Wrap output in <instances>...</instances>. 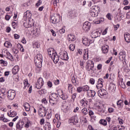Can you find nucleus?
Masks as SVG:
<instances>
[{
  "instance_id": "nucleus-18",
  "label": "nucleus",
  "mask_w": 130,
  "mask_h": 130,
  "mask_svg": "<svg viewBox=\"0 0 130 130\" xmlns=\"http://www.w3.org/2000/svg\"><path fill=\"white\" fill-rule=\"evenodd\" d=\"M101 33H102V31H93L91 34V37L92 38H97V37H99L101 35Z\"/></svg>"
},
{
  "instance_id": "nucleus-12",
  "label": "nucleus",
  "mask_w": 130,
  "mask_h": 130,
  "mask_svg": "<svg viewBox=\"0 0 130 130\" xmlns=\"http://www.w3.org/2000/svg\"><path fill=\"white\" fill-rule=\"evenodd\" d=\"M24 124H25V122H24V121H18L16 125V130H22V128H23V126H24Z\"/></svg>"
},
{
  "instance_id": "nucleus-27",
  "label": "nucleus",
  "mask_w": 130,
  "mask_h": 130,
  "mask_svg": "<svg viewBox=\"0 0 130 130\" xmlns=\"http://www.w3.org/2000/svg\"><path fill=\"white\" fill-rule=\"evenodd\" d=\"M6 95H7V93H6V89H2L0 90V98L2 99H5L6 98Z\"/></svg>"
},
{
  "instance_id": "nucleus-26",
  "label": "nucleus",
  "mask_w": 130,
  "mask_h": 130,
  "mask_svg": "<svg viewBox=\"0 0 130 130\" xmlns=\"http://www.w3.org/2000/svg\"><path fill=\"white\" fill-rule=\"evenodd\" d=\"M96 92L94 90H89L87 92L88 97H95Z\"/></svg>"
},
{
  "instance_id": "nucleus-60",
  "label": "nucleus",
  "mask_w": 130,
  "mask_h": 130,
  "mask_svg": "<svg viewBox=\"0 0 130 130\" xmlns=\"http://www.w3.org/2000/svg\"><path fill=\"white\" fill-rule=\"evenodd\" d=\"M61 109L62 110H63L64 112H67V110H68V108L67 106L62 105Z\"/></svg>"
},
{
  "instance_id": "nucleus-61",
  "label": "nucleus",
  "mask_w": 130,
  "mask_h": 130,
  "mask_svg": "<svg viewBox=\"0 0 130 130\" xmlns=\"http://www.w3.org/2000/svg\"><path fill=\"white\" fill-rule=\"evenodd\" d=\"M115 129H116V127H113L111 126V125H109L108 130H115Z\"/></svg>"
},
{
  "instance_id": "nucleus-58",
  "label": "nucleus",
  "mask_w": 130,
  "mask_h": 130,
  "mask_svg": "<svg viewBox=\"0 0 130 130\" xmlns=\"http://www.w3.org/2000/svg\"><path fill=\"white\" fill-rule=\"evenodd\" d=\"M69 48L71 51H74L75 50V45L74 44H71Z\"/></svg>"
},
{
  "instance_id": "nucleus-63",
  "label": "nucleus",
  "mask_w": 130,
  "mask_h": 130,
  "mask_svg": "<svg viewBox=\"0 0 130 130\" xmlns=\"http://www.w3.org/2000/svg\"><path fill=\"white\" fill-rule=\"evenodd\" d=\"M68 90L70 91H72L73 90V85L71 84H68Z\"/></svg>"
},
{
  "instance_id": "nucleus-8",
  "label": "nucleus",
  "mask_w": 130,
  "mask_h": 130,
  "mask_svg": "<svg viewBox=\"0 0 130 130\" xmlns=\"http://www.w3.org/2000/svg\"><path fill=\"white\" fill-rule=\"evenodd\" d=\"M59 57L63 60H69V55L68 52L66 51H63L59 53Z\"/></svg>"
},
{
  "instance_id": "nucleus-30",
  "label": "nucleus",
  "mask_w": 130,
  "mask_h": 130,
  "mask_svg": "<svg viewBox=\"0 0 130 130\" xmlns=\"http://www.w3.org/2000/svg\"><path fill=\"white\" fill-rule=\"evenodd\" d=\"M7 114L9 117H15V116H17V112L10 110V112H8Z\"/></svg>"
},
{
  "instance_id": "nucleus-16",
  "label": "nucleus",
  "mask_w": 130,
  "mask_h": 130,
  "mask_svg": "<svg viewBox=\"0 0 130 130\" xmlns=\"http://www.w3.org/2000/svg\"><path fill=\"white\" fill-rule=\"evenodd\" d=\"M82 42L84 45H85L86 46H89V45L92 43V41L86 37H83L82 38Z\"/></svg>"
},
{
  "instance_id": "nucleus-38",
  "label": "nucleus",
  "mask_w": 130,
  "mask_h": 130,
  "mask_svg": "<svg viewBox=\"0 0 130 130\" xmlns=\"http://www.w3.org/2000/svg\"><path fill=\"white\" fill-rule=\"evenodd\" d=\"M91 11L95 12V13H98V12H100V8H99L98 6H93Z\"/></svg>"
},
{
  "instance_id": "nucleus-51",
  "label": "nucleus",
  "mask_w": 130,
  "mask_h": 130,
  "mask_svg": "<svg viewBox=\"0 0 130 130\" xmlns=\"http://www.w3.org/2000/svg\"><path fill=\"white\" fill-rule=\"evenodd\" d=\"M17 46L20 48V51L21 52H25V49H24V48L23 47V46L21 45L20 44H18Z\"/></svg>"
},
{
  "instance_id": "nucleus-29",
  "label": "nucleus",
  "mask_w": 130,
  "mask_h": 130,
  "mask_svg": "<svg viewBox=\"0 0 130 130\" xmlns=\"http://www.w3.org/2000/svg\"><path fill=\"white\" fill-rule=\"evenodd\" d=\"M109 49V47L106 45L103 46L102 47V50L104 54L108 53Z\"/></svg>"
},
{
  "instance_id": "nucleus-49",
  "label": "nucleus",
  "mask_w": 130,
  "mask_h": 130,
  "mask_svg": "<svg viewBox=\"0 0 130 130\" xmlns=\"http://www.w3.org/2000/svg\"><path fill=\"white\" fill-rule=\"evenodd\" d=\"M89 14L91 17H97L98 16V13L92 10L90 11Z\"/></svg>"
},
{
  "instance_id": "nucleus-47",
  "label": "nucleus",
  "mask_w": 130,
  "mask_h": 130,
  "mask_svg": "<svg viewBox=\"0 0 130 130\" xmlns=\"http://www.w3.org/2000/svg\"><path fill=\"white\" fill-rule=\"evenodd\" d=\"M100 124H102L104 126H106L107 125V121L105 119H101L99 121Z\"/></svg>"
},
{
  "instance_id": "nucleus-52",
  "label": "nucleus",
  "mask_w": 130,
  "mask_h": 130,
  "mask_svg": "<svg viewBox=\"0 0 130 130\" xmlns=\"http://www.w3.org/2000/svg\"><path fill=\"white\" fill-rule=\"evenodd\" d=\"M76 92L77 93H81V92H83V87L82 86H79L77 88Z\"/></svg>"
},
{
  "instance_id": "nucleus-28",
  "label": "nucleus",
  "mask_w": 130,
  "mask_h": 130,
  "mask_svg": "<svg viewBox=\"0 0 130 130\" xmlns=\"http://www.w3.org/2000/svg\"><path fill=\"white\" fill-rule=\"evenodd\" d=\"M125 41L127 43H130V34L126 32L124 35Z\"/></svg>"
},
{
  "instance_id": "nucleus-54",
  "label": "nucleus",
  "mask_w": 130,
  "mask_h": 130,
  "mask_svg": "<svg viewBox=\"0 0 130 130\" xmlns=\"http://www.w3.org/2000/svg\"><path fill=\"white\" fill-rule=\"evenodd\" d=\"M85 64V61L83 60H81L80 61V67H81V68L82 69H84V68H85V66H84V64Z\"/></svg>"
},
{
  "instance_id": "nucleus-35",
  "label": "nucleus",
  "mask_w": 130,
  "mask_h": 130,
  "mask_svg": "<svg viewBox=\"0 0 130 130\" xmlns=\"http://www.w3.org/2000/svg\"><path fill=\"white\" fill-rule=\"evenodd\" d=\"M72 82L75 87H78V85H79V81L77 80V79L74 76L72 77Z\"/></svg>"
},
{
  "instance_id": "nucleus-5",
  "label": "nucleus",
  "mask_w": 130,
  "mask_h": 130,
  "mask_svg": "<svg viewBox=\"0 0 130 130\" xmlns=\"http://www.w3.org/2000/svg\"><path fill=\"white\" fill-rule=\"evenodd\" d=\"M7 96L9 100H14L16 96V91L10 89L7 92Z\"/></svg>"
},
{
  "instance_id": "nucleus-4",
  "label": "nucleus",
  "mask_w": 130,
  "mask_h": 130,
  "mask_svg": "<svg viewBox=\"0 0 130 130\" xmlns=\"http://www.w3.org/2000/svg\"><path fill=\"white\" fill-rule=\"evenodd\" d=\"M58 100V95L56 93H52L49 95V101L50 103H52V104H54V103L56 102Z\"/></svg>"
},
{
  "instance_id": "nucleus-24",
  "label": "nucleus",
  "mask_w": 130,
  "mask_h": 130,
  "mask_svg": "<svg viewBox=\"0 0 130 130\" xmlns=\"http://www.w3.org/2000/svg\"><path fill=\"white\" fill-rule=\"evenodd\" d=\"M31 34L38 37V36L40 35V29L38 28H34V30H31Z\"/></svg>"
},
{
  "instance_id": "nucleus-59",
  "label": "nucleus",
  "mask_w": 130,
  "mask_h": 130,
  "mask_svg": "<svg viewBox=\"0 0 130 130\" xmlns=\"http://www.w3.org/2000/svg\"><path fill=\"white\" fill-rule=\"evenodd\" d=\"M12 51L14 54H17V53H19V50L15 48H12Z\"/></svg>"
},
{
  "instance_id": "nucleus-14",
  "label": "nucleus",
  "mask_w": 130,
  "mask_h": 130,
  "mask_svg": "<svg viewBox=\"0 0 130 130\" xmlns=\"http://www.w3.org/2000/svg\"><path fill=\"white\" fill-rule=\"evenodd\" d=\"M32 17V13L31 11L27 10L24 13L23 19L24 20H30Z\"/></svg>"
},
{
  "instance_id": "nucleus-53",
  "label": "nucleus",
  "mask_w": 130,
  "mask_h": 130,
  "mask_svg": "<svg viewBox=\"0 0 130 130\" xmlns=\"http://www.w3.org/2000/svg\"><path fill=\"white\" fill-rule=\"evenodd\" d=\"M86 71H87V72H88L89 74H90V75H93V74H94V71H95V69L93 67L89 70H86Z\"/></svg>"
},
{
  "instance_id": "nucleus-31",
  "label": "nucleus",
  "mask_w": 130,
  "mask_h": 130,
  "mask_svg": "<svg viewBox=\"0 0 130 130\" xmlns=\"http://www.w3.org/2000/svg\"><path fill=\"white\" fill-rule=\"evenodd\" d=\"M62 94L60 95V98L62 99V100H67L69 99V94L68 93H62V90H61Z\"/></svg>"
},
{
  "instance_id": "nucleus-56",
  "label": "nucleus",
  "mask_w": 130,
  "mask_h": 130,
  "mask_svg": "<svg viewBox=\"0 0 130 130\" xmlns=\"http://www.w3.org/2000/svg\"><path fill=\"white\" fill-rule=\"evenodd\" d=\"M44 123H45V119H44V118H41L40 120V124L41 125H43V124H44Z\"/></svg>"
},
{
  "instance_id": "nucleus-62",
  "label": "nucleus",
  "mask_w": 130,
  "mask_h": 130,
  "mask_svg": "<svg viewBox=\"0 0 130 130\" xmlns=\"http://www.w3.org/2000/svg\"><path fill=\"white\" fill-rule=\"evenodd\" d=\"M89 83L91 84V85H94V84H95V79L93 78H90L89 80Z\"/></svg>"
},
{
  "instance_id": "nucleus-42",
  "label": "nucleus",
  "mask_w": 130,
  "mask_h": 130,
  "mask_svg": "<svg viewBox=\"0 0 130 130\" xmlns=\"http://www.w3.org/2000/svg\"><path fill=\"white\" fill-rule=\"evenodd\" d=\"M69 16L71 18H74V17H77V13L75 11H70L69 13Z\"/></svg>"
},
{
  "instance_id": "nucleus-1",
  "label": "nucleus",
  "mask_w": 130,
  "mask_h": 130,
  "mask_svg": "<svg viewBox=\"0 0 130 130\" xmlns=\"http://www.w3.org/2000/svg\"><path fill=\"white\" fill-rule=\"evenodd\" d=\"M0 57H6V58H8V59H9V60H11V61H13V60H14V57H13V55H11V53L9 52V50H8V49L6 48L2 49V54H0Z\"/></svg>"
},
{
  "instance_id": "nucleus-34",
  "label": "nucleus",
  "mask_w": 130,
  "mask_h": 130,
  "mask_svg": "<svg viewBox=\"0 0 130 130\" xmlns=\"http://www.w3.org/2000/svg\"><path fill=\"white\" fill-rule=\"evenodd\" d=\"M44 128L45 130H52L51 128V125H50V123L46 122L45 125L44 126Z\"/></svg>"
},
{
  "instance_id": "nucleus-25",
  "label": "nucleus",
  "mask_w": 130,
  "mask_h": 130,
  "mask_svg": "<svg viewBox=\"0 0 130 130\" xmlns=\"http://www.w3.org/2000/svg\"><path fill=\"white\" fill-rule=\"evenodd\" d=\"M80 104L82 107L86 108V107L88 106V101H87L86 99L81 100Z\"/></svg>"
},
{
  "instance_id": "nucleus-64",
  "label": "nucleus",
  "mask_w": 130,
  "mask_h": 130,
  "mask_svg": "<svg viewBox=\"0 0 130 130\" xmlns=\"http://www.w3.org/2000/svg\"><path fill=\"white\" fill-rule=\"evenodd\" d=\"M108 110L109 113H113L114 112V109L113 108H109Z\"/></svg>"
},
{
  "instance_id": "nucleus-55",
  "label": "nucleus",
  "mask_w": 130,
  "mask_h": 130,
  "mask_svg": "<svg viewBox=\"0 0 130 130\" xmlns=\"http://www.w3.org/2000/svg\"><path fill=\"white\" fill-rule=\"evenodd\" d=\"M83 52H84V50L81 49H77V54H80L81 55L83 54Z\"/></svg>"
},
{
  "instance_id": "nucleus-40",
  "label": "nucleus",
  "mask_w": 130,
  "mask_h": 130,
  "mask_svg": "<svg viewBox=\"0 0 130 130\" xmlns=\"http://www.w3.org/2000/svg\"><path fill=\"white\" fill-rule=\"evenodd\" d=\"M117 105L118 108H122L123 107V102L122 100H119L117 102Z\"/></svg>"
},
{
  "instance_id": "nucleus-46",
  "label": "nucleus",
  "mask_w": 130,
  "mask_h": 130,
  "mask_svg": "<svg viewBox=\"0 0 130 130\" xmlns=\"http://www.w3.org/2000/svg\"><path fill=\"white\" fill-rule=\"evenodd\" d=\"M0 120H3L4 122H9L10 120L9 119L5 118V116L4 115H2L0 117Z\"/></svg>"
},
{
  "instance_id": "nucleus-17",
  "label": "nucleus",
  "mask_w": 130,
  "mask_h": 130,
  "mask_svg": "<svg viewBox=\"0 0 130 130\" xmlns=\"http://www.w3.org/2000/svg\"><path fill=\"white\" fill-rule=\"evenodd\" d=\"M98 94L99 97L105 96L107 94V91L106 90L102 88L98 91Z\"/></svg>"
},
{
  "instance_id": "nucleus-48",
  "label": "nucleus",
  "mask_w": 130,
  "mask_h": 130,
  "mask_svg": "<svg viewBox=\"0 0 130 130\" xmlns=\"http://www.w3.org/2000/svg\"><path fill=\"white\" fill-rule=\"evenodd\" d=\"M90 87L88 85H84L82 86L83 92H88L89 91Z\"/></svg>"
},
{
  "instance_id": "nucleus-22",
  "label": "nucleus",
  "mask_w": 130,
  "mask_h": 130,
  "mask_svg": "<svg viewBox=\"0 0 130 130\" xmlns=\"http://www.w3.org/2000/svg\"><path fill=\"white\" fill-rule=\"evenodd\" d=\"M19 71H20V67H19V66L16 65L14 66L12 69V74L13 75H16L18 74V73H19Z\"/></svg>"
},
{
  "instance_id": "nucleus-13",
  "label": "nucleus",
  "mask_w": 130,
  "mask_h": 130,
  "mask_svg": "<svg viewBox=\"0 0 130 130\" xmlns=\"http://www.w3.org/2000/svg\"><path fill=\"white\" fill-rule=\"evenodd\" d=\"M58 22H59V15H56L51 17V22L52 24H57Z\"/></svg>"
},
{
  "instance_id": "nucleus-9",
  "label": "nucleus",
  "mask_w": 130,
  "mask_h": 130,
  "mask_svg": "<svg viewBox=\"0 0 130 130\" xmlns=\"http://www.w3.org/2000/svg\"><path fill=\"white\" fill-rule=\"evenodd\" d=\"M44 82H43V79L42 78L40 77L36 84V88L37 89H41L42 88V86H43Z\"/></svg>"
},
{
  "instance_id": "nucleus-10",
  "label": "nucleus",
  "mask_w": 130,
  "mask_h": 130,
  "mask_svg": "<svg viewBox=\"0 0 130 130\" xmlns=\"http://www.w3.org/2000/svg\"><path fill=\"white\" fill-rule=\"evenodd\" d=\"M94 109L97 111L96 113H98V114H99V115H101V116L103 115V113L104 112V111L103 110V109H102L101 106L98 105H95Z\"/></svg>"
},
{
  "instance_id": "nucleus-15",
  "label": "nucleus",
  "mask_w": 130,
  "mask_h": 130,
  "mask_svg": "<svg viewBox=\"0 0 130 130\" xmlns=\"http://www.w3.org/2000/svg\"><path fill=\"white\" fill-rule=\"evenodd\" d=\"M92 68H94V62L92 60H88L86 62V64L85 66V69L86 70H91V69H92Z\"/></svg>"
},
{
  "instance_id": "nucleus-45",
  "label": "nucleus",
  "mask_w": 130,
  "mask_h": 130,
  "mask_svg": "<svg viewBox=\"0 0 130 130\" xmlns=\"http://www.w3.org/2000/svg\"><path fill=\"white\" fill-rule=\"evenodd\" d=\"M33 48H39L40 47V44L37 42H34L32 43Z\"/></svg>"
},
{
  "instance_id": "nucleus-2",
  "label": "nucleus",
  "mask_w": 130,
  "mask_h": 130,
  "mask_svg": "<svg viewBox=\"0 0 130 130\" xmlns=\"http://www.w3.org/2000/svg\"><path fill=\"white\" fill-rule=\"evenodd\" d=\"M43 61V56L42 54L38 53L35 59V63L37 68H40L42 67V62Z\"/></svg>"
},
{
  "instance_id": "nucleus-3",
  "label": "nucleus",
  "mask_w": 130,
  "mask_h": 130,
  "mask_svg": "<svg viewBox=\"0 0 130 130\" xmlns=\"http://www.w3.org/2000/svg\"><path fill=\"white\" fill-rule=\"evenodd\" d=\"M38 112L39 116L41 117H45V116H46V110H45V108L41 105L38 107Z\"/></svg>"
},
{
  "instance_id": "nucleus-41",
  "label": "nucleus",
  "mask_w": 130,
  "mask_h": 130,
  "mask_svg": "<svg viewBox=\"0 0 130 130\" xmlns=\"http://www.w3.org/2000/svg\"><path fill=\"white\" fill-rule=\"evenodd\" d=\"M4 46L6 48H11L13 46V45L11 43V42L6 41L4 43Z\"/></svg>"
},
{
  "instance_id": "nucleus-33",
  "label": "nucleus",
  "mask_w": 130,
  "mask_h": 130,
  "mask_svg": "<svg viewBox=\"0 0 130 130\" xmlns=\"http://www.w3.org/2000/svg\"><path fill=\"white\" fill-rule=\"evenodd\" d=\"M23 106L24 107L25 111L29 112L30 111V108H31V106L30 104L28 103H25L23 104Z\"/></svg>"
},
{
  "instance_id": "nucleus-36",
  "label": "nucleus",
  "mask_w": 130,
  "mask_h": 130,
  "mask_svg": "<svg viewBox=\"0 0 130 130\" xmlns=\"http://www.w3.org/2000/svg\"><path fill=\"white\" fill-rule=\"evenodd\" d=\"M119 59L121 60H123V59H125V53L123 52H120L119 54Z\"/></svg>"
},
{
  "instance_id": "nucleus-21",
  "label": "nucleus",
  "mask_w": 130,
  "mask_h": 130,
  "mask_svg": "<svg viewBox=\"0 0 130 130\" xmlns=\"http://www.w3.org/2000/svg\"><path fill=\"white\" fill-rule=\"evenodd\" d=\"M103 82H104V80L102 78L99 79L96 85L97 89H100V88L103 87Z\"/></svg>"
},
{
  "instance_id": "nucleus-50",
  "label": "nucleus",
  "mask_w": 130,
  "mask_h": 130,
  "mask_svg": "<svg viewBox=\"0 0 130 130\" xmlns=\"http://www.w3.org/2000/svg\"><path fill=\"white\" fill-rule=\"evenodd\" d=\"M12 26L14 29H17L18 28V22L17 21H13Z\"/></svg>"
},
{
  "instance_id": "nucleus-19",
  "label": "nucleus",
  "mask_w": 130,
  "mask_h": 130,
  "mask_svg": "<svg viewBox=\"0 0 130 130\" xmlns=\"http://www.w3.org/2000/svg\"><path fill=\"white\" fill-rule=\"evenodd\" d=\"M24 119L25 120V121H24V127H25V128H29L31 124H32V122L27 118H24Z\"/></svg>"
},
{
  "instance_id": "nucleus-23",
  "label": "nucleus",
  "mask_w": 130,
  "mask_h": 130,
  "mask_svg": "<svg viewBox=\"0 0 130 130\" xmlns=\"http://www.w3.org/2000/svg\"><path fill=\"white\" fill-rule=\"evenodd\" d=\"M83 59L87 60L89 58V51L87 49L83 50Z\"/></svg>"
},
{
  "instance_id": "nucleus-37",
  "label": "nucleus",
  "mask_w": 130,
  "mask_h": 130,
  "mask_svg": "<svg viewBox=\"0 0 130 130\" xmlns=\"http://www.w3.org/2000/svg\"><path fill=\"white\" fill-rule=\"evenodd\" d=\"M81 113L83 116H85V115H87L89 113V111H88V109L86 108H83L81 110Z\"/></svg>"
},
{
  "instance_id": "nucleus-44",
  "label": "nucleus",
  "mask_w": 130,
  "mask_h": 130,
  "mask_svg": "<svg viewBox=\"0 0 130 130\" xmlns=\"http://www.w3.org/2000/svg\"><path fill=\"white\" fill-rule=\"evenodd\" d=\"M0 64L2 67H7V66H8V62L5 60L1 59L0 60Z\"/></svg>"
},
{
  "instance_id": "nucleus-32",
  "label": "nucleus",
  "mask_w": 130,
  "mask_h": 130,
  "mask_svg": "<svg viewBox=\"0 0 130 130\" xmlns=\"http://www.w3.org/2000/svg\"><path fill=\"white\" fill-rule=\"evenodd\" d=\"M67 39L69 41H75L76 40V36L73 34L68 35Z\"/></svg>"
},
{
  "instance_id": "nucleus-57",
  "label": "nucleus",
  "mask_w": 130,
  "mask_h": 130,
  "mask_svg": "<svg viewBox=\"0 0 130 130\" xmlns=\"http://www.w3.org/2000/svg\"><path fill=\"white\" fill-rule=\"evenodd\" d=\"M77 97V93H74L72 95V101H75V99H76Z\"/></svg>"
},
{
  "instance_id": "nucleus-39",
  "label": "nucleus",
  "mask_w": 130,
  "mask_h": 130,
  "mask_svg": "<svg viewBox=\"0 0 130 130\" xmlns=\"http://www.w3.org/2000/svg\"><path fill=\"white\" fill-rule=\"evenodd\" d=\"M48 55H49V57H52L53 56V54H54V53H56V52L54 51L52 49H48Z\"/></svg>"
},
{
  "instance_id": "nucleus-11",
  "label": "nucleus",
  "mask_w": 130,
  "mask_h": 130,
  "mask_svg": "<svg viewBox=\"0 0 130 130\" xmlns=\"http://www.w3.org/2000/svg\"><path fill=\"white\" fill-rule=\"evenodd\" d=\"M90 28H91V23L86 21L83 24L82 29H83L85 32H87V31H89L90 30Z\"/></svg>"
},
{
  "instance_id": "nucleus-20",
  "label": "nucleus",
  "mask_w": 130,
  "mask_h": 130,
  "mask_svg": "<svg viewBox=\"0 0 130 130\" xmlns=\"http://www.w3.org/2000/svg\"><path fill=\"white\" fill-rule=\"evenodd\" d=\"M51 59L55 63H57V62L59 61V57L58 56V55H57V53H54V54L53 55Z\"/></svg>"
},
{
  "instance_id": "nucleus-43",
  "label": "nucleus",
  "mask_w": 130,
  "mask_h": 130,
  "mask_svg": "<svg viewBox=\"0 0 130 130\" xmlns=\"http://www.w3.org/2000/svg\"><path fill=\"white\" fill-rule=\"evenodd\" d=\"M23 84H24V89H26V88H28V87H30V84H29V82H28V80L25 79L23 81Z\"/></svg>"
},
{
  "instance_id": "nucleus-7",
  "label": "nucleus",
  "mask_w": 130,
  "mask_h": 130,
  "mask_svg": "<svg viewBox=\"0 0 130 130\" xmlns=\"http://www.w3.org/2000/svg\"><path fill=\"white\" fill-rule=\"evenodd\" d=\"M69 122L71 124H77V123L79 122V118H78V116L75 115L70 117L69 119Z\"/></svg>"
},
{
  "instance_id": "nucleus-6",
  "label": "nucleus",
  "mask_w": 130,
  "mask_h": 130,
  "mask_svg": "<svg viewBox=\"0 0 130 130\" xmlns=\"http://www.w3.org/2000/svg\"><path fill=\"white\" fill-rule=\"evenodd\" d=\"M25 22H24V26L25 28H31L34 26V21L33 19H26Z\"/></svg>"
}]
</instances>
